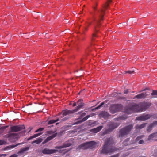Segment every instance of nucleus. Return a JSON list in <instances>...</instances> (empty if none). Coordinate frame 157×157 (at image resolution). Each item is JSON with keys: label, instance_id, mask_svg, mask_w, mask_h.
<instances>
[{"label": "nucleus", "instance_id": "nucleus-33", "mask_svg": "<svg viewBox=\"0 0 157 157\" xmlns=\"http://www.w3.org/2000/svg\"><path fill=\"white\" fill-rule=\"evenodd\" d=\"M134 71H125V73H128L130 74H132L133 73Z\"/></svg>", "mask_w": 157, "mask_h": 157}, {"label": "nucleus", "instance_id": "nucleus-43", "mask_svg": "<svg viewBox=\"0 0 157 157\" xmlns=\"http://www.w3.org/2000/svg\"><path fill=\"white\" fill-rule=\"evenodd\" d=\"M84 29L85 30V31H87V27H85L84 28Z\"/></svg>", "mask_w": 157, "mask_h": 157}, {"label": "nucleus", "instance_id": "nucleus-12", "mask_svg": "<svg viewBox=\"0 0 157 157\" xmlns=\"http://www.w3.org/2000/svg\"><path fill=\"white\" fill-rule=\"evenodd\" d=\"M90 117V116H87L81 120H79L78 119L76 120H75V122L73 124H72V125L77 124H80L86 121Z\"/></svg>", "mask_w": 157, "mask_h": 157}, {"label": "nucleus", "instance_id": "nucleus-16", "mask_svg": "<svg viewBox=\"0 0 157 157\" xmlns=\"http://www.w3.org/2000/svg\"><path fill=\"white\" fill-rule=\"evenodd\" d=\"M75 112L74 111V109L72 110L66 109L63 110L62 113V115L64 116L73 113Z\"/></svg>", "mask_w": 157, "mask_h": 157}, {"label": "nucleus", "instance_id": "nucleus-49", "mask_svg": "<svg viewBox=\"0 0 157 157\" xmlns=\"http://www.w3.org/2000/svg\"><path fill=\"white\" fill-rule=\"evenodd\" d=\"M70 105H71V103H70Z\"/></svg>", "mask_w": 157, "mask_h": 157}, {"label": "nucleus", "instance_id": "nucleus-47", "mask_svg": "<svg viewBox=\"0 0 157 157\" xmlns=\"http://www.w3.org/2000/svg\"><path fill=\"white\" fill-rule=\"evenodd\" d=\"M24 132V134L25 132V131H24V132Z\"/></svg>", "mask_w": 157, "mask_h": 157}, {"label": "nucleus", "instance_id": "nucleus-25", "mask_svg": "<svg viewBox=\"0 0 157 157\" xmlns=\"http://www.w3.org/2000/svg\"><path fill=\"white\" fill-rule=\"evenodd\" d=\"M43 139L42 138H38L37 140L33 141L31 143L32 144H34V143H36V144H38L40 143L42 141Z\"/></svg>", "mask_w": 157, "mask_h": 157}, {"label": "nucleus", "instance_id": "nucleus-5", "mask_svg": "<svg viewBox=\"0 0 157 157\" xmlns=\"http://www.w3.org/2000/svg\"><path fill=\"white\" fill-rule=\"evenodd\" d=\"M108 125L109 126V128L104 132L103 133L104 134H106L112 132L114 129L116 128L119 126V124L117 123L111 122L109 123Z\"/></svg>", "mask_w": 157, "mask_h": 157}, {"label": "nucleus", "instance_id": "nucleus-41", "mask_svg": "<svg viewBox=\"0 0 157 157\" xmlns=\"http://www.w3.org/2000/svg\"><path fill=\"white\" fill-rule=\"evenodd\" d=\"M77 104H76V102H74L73 103V104L72 106H73V107H74V106H76Z\"/></svg>", "mask_w": 157, "mask_h": 157}, {"label": "nucleus", "instance_id": "nucleus-34", "mask_svg": "<svg viewBox=\"0 0 157 157\" xmlns=\"http://www.w3.org/2000/svg\"><path fill=\"white\" fill-rule=\"evenodd\" d=\"M69 118V117H65L64 118L62 119V121H66V120H67V119H68Z\"/></svg>", "mask_w": 157, "mask_h": 157}, {"label": "nucleus", "instance_id": "nucleus-1", "mask_svg": "<svg viewBox=\"0 0 157 157\" xmlns=\"http://www.w3.org/2000/svg\"><path fill=\"white\" fill-rule=\"evenodd\" d=\"M150 105V103L148 102H141L138 104H134L128 107L126 112L128 114L133 112H141L145 110Z\"/></svg>", "mask_w": 157, "mask_h": 157}, {"label": "nucleus", "instance_id": "nucleus-8", "mask_svg": "<svg viewBox=\"0 0 157 157\" xmlns=\"http://www.w3.org/2000/svg\"><path fill=\"white\" fill-rule=\"evenodd\" d=\"M6 137L9 138L11 141L14 142L17 139V135L15 133H9L6 135Z\"/></svg>", "mask_w": 157, "mask_h": 157}, {"label": "nucleus", "instance_id": "nucleus-27", "mask_svg": "<svg viewBox=\"0 0 157 157\" xmlns=\"http://www.w3.org/2000/svg\"><path fill=\"white\" fill-rule=\"evenodd\" d=\"M21 144V143H19L18 144H17L16 145H9L8 147H7L9 149H12V148H14L16 147V146H18L20 144Z\"/></svg>", "mask_w": 157, "mask_h": 157}, {"label": "nucleus", "instance_id": "nucleus-17", "mask_svg": "<svg viewBox=\"0 0 157 157\" xmlns=\"http://www.w3.org/2000/svg\"><path fill=\"white\" fill-rule=\"evenodd\" d=\"M144 137V135H141L138 136L136 139V142H137L139 141L138 144H142L144 143V141L141 139Z\"/></svg>", "mask_w": 157, "mask_h": 157}, {"label": "nucleus", "instance_id": "nucleus-2", "mask_svg": "<svg viewBox=\"0 0 157 157\" xmlns=\"http://www.w3.org/2000/svg\"><path fill=\"white\" fill-rule=\"evenodd\" d=\"M114 142V140L112 138H107L100 151V153L107 154L115 151L117 149L113 146Z\"/></svg>", "mask_w": 157, "mask_h": 157}, {"label": "nucleus", "instance_id": "nucleus-6", "mask_svg": "<svg viewBox=\"0 0 157 157\" xmlns=\"http://www.w3.org/2000/svg\"><path fill=\"white\" fill-rule=\"evenodd\" d=\"M122 108V106L120 104H115L112 105L109 108L111 113L114 114L120 110Z\"/></svg>", "mask_w": 157, "mask_h": 157}, {"label": "nucleus", "instance_id": "nucleus-38", "mask_svg": "<svg viewBox=\"0 0 157 157\" xmlns=\"http://www.w3.org/2000/svg\"><path fill=\"white\" fill-rule=\"evenodd\" d=\"M86 115V113H83L80 116V118H82L84 116H85Z\"/></svg>", "mask_w": 157, "mask_h": 157}, {"label": "nucleus", "instance_id": "nucleus-39", "mask_svg": "<svg viewBox=\"0 0 157 157\" xmlns=\"http://www.w3.org/2000/svg\"><path fill=\"white\" fill-rule=\"evenodd\" d=\"M18 155L17 154H14L13 155H12L11 156H10V157H17Z\"/></svg>", "mask_w": 157, "mask_h": 157}, {"label": "nucleus", "instance_id": "nucleus-4", "mask_svg": "<svg viewBox=\"0 0 157 157\" xmlns=\"http://www.w3.org/2000/svg\"><path fill=\"white\" fill-rule=\"evenodd\" d=\"M96 144L94 141H91L81 144L78 146V148L82 149H87L89 148L92 149L96 147Z\"/></svg>", "mask_w": 157, "mask_h": 157}, {"label": "nucleus", "instance_id": "nucleus-46", "mask_svg": "<svg viewBox=\"0 0 157 157\" xmlns=\"http://www.w3.org/2000/svg\"><path fill=\"white\" fill-rule=\"evenodd\" d=\"M58 124H59V123H56V125H58Z\"/></svg>", "mask_w": 157, "mask_h": 157}, {"label": "nucleus", "instance_id": "nucleus-24", "mask_svg": "<svg viewBox=\"0 0 157 157\" xmlns=\"http://www.w3.org/2000/svg\"><path fill=\"white\" fill-rule=\"evenodd\" d=\"M42 133L40 132V133H39L35 134L31 136L29 138H28L27 139V140H29L31 139H33V138H36L37 137H38V136H39L40 135H41L42 134Z\"/></svg>", "mask_w": 157, "mask_h": 157}, {"label": "nucleus", "instance_id": "nucleus-20", "mask_svg": "<svg viewBox=\"0 0 157 157\" xmlns=\"http://www.w3.org/2000/svg\"><path fill=\"white\" fill-rule=\"evenodd\" d=\"M103 128V126H99L96 128L91 129L90 130V132L94 133H96L100 131Z\"/></svg>", "mask_w": 157, "mask_h": 157}, {"label": "nucleus", "instance_id": "nucleus-9", "mask_svg": "<svg viewBox=\"0 0 157 157\" xmlns=\"http://www.w3.org/2000/svg\"><path fill=\"white\" fill-rule=\"evenodd\" d=\"M83 100L80 99L78 100L77 102V105H78L76 108L74 109V111L76 112L80 109H81L84 105V104L82 102Z\"/></svg>", "mask_w": 157, "mask_h": 157}, {"label": "nucleus", "instance_id": "nucleus-22", "mask_svg": "<svg viewBox=\"0 0 157 157\" xmlns=\"http://www.w3.org/2000/svg\"><path fill=\"white\" fill-rule=\"evenodd\" d=\"M29 147H26L25 148H21L19 151L17 153V154L19 155L22 154L25 152L28 151L29 149Z\"/></svg>", "mask_w": 157, "mask_h": 157}, {"label": "nucleus", "instance_id": "nucleus-31", "mask_svg": "<svg viewBox=\"0 0 157 157\" xmlns=\"http://www.w3.org/2000/svg\"><path fill=\"white\" fill-rule=\"evenodd\" d=\"M44 129V128H40L38 129L35 131V132H41Z\"/></svg>", "mask_w": 157, "mask_h": 157}, {"label": "nucleus", "instance_id": "nucleus-13", "mask_svg": "<svg viewBox=\"0 0 157 157\" xmlns=\"http://www.w3.org/2000/svg\"><path fill=\"white\" fill-rule=\"evenodd\" d=\"M157 125V121L153 122L150 124L147 128V131L148 132H150L152 129V128Z\"/></svg>", "mask_w": 157, "mask_h": 157}, {"label": "nucleus", "instance_id": "nucleus-37", "mask_svg": "<svg viewBox=\"0 0 157 157\" xmlns=\"http://www.w3.org/2000/svg\"><path fill=\"white\" fill-rule=\"evenodd\" d=\"M4 144V142L2 140H0V145Z\"/></svg>", "mask_w": 157, "mask_h": 157}, {"label": "nucleus", "instance_id": "nucleus-26", "mask_svg": "<svg viewBox=\"0 0 157 157\" xmlns=\"http://www.w3.org/2000/svg\"><path fill=\"white\" fill-rule=\"evenodd\" d=\"M59 118L57 119L56 120H52L49 121L48 123V124H53L57 121H59Z\"/></svg>", "mask_w": 157, "mask_h": 157}, {"label": "nucleus", "instance_id": "nucleus-18", "mask_svg": "<svg viewBox=\"0 0 157 157\" xmlns=\"http://www.w3.org/2000/svg\"><path fill=\"white\" fill-rule=\"evenodd\" d=\"M99 116L100 117H103L104 118H107L109 116V113L105 111H102L100 113Z\"/></svg>", "mask_w": 157, "mask_h": 157}, {"label": "nucleus", "instance_id": "nucleus-3", "mask_svg": "<svg viewBox=\"0 0 157 157\" xmlns=\"http://www.w3.org/2000/svg\"><path fill=\"white\" fill-rule=\"evenodd\" d=\"M133 127V125L131 124L120 129L119 132V137H123L129 134Z\"/></svg>", "mask_w": 157, "mask_h": 157}, {"label": "nucleus", "instance_id": "nucleus-32", "mask_svg": "<svg viewBox=\"0 0 157 157\" xmlns=\"http://www.w3.org/2000/svg\"><path fill=\"white\" fill-rule=\"evenodd\" d=\"M8 126H8L7 125V126H4L0 127V129L4 130V129H6V128H7L8 127Z\"/></svg>", "mask_w": 157, "mask_h": 157}, {"label": "nucleus", "instance_id": "nucleus-15", "mask_svg": "<svg viewBox=\"0 0 157 157\" xmlns=\"http://www.w3.org/2000/svg\"><path fill=\"white\" fill-rule=\"evenodd\" d=\"M147 96V94H146V92H144L135 96L134 97V98H145Z\"/></svg>", "mask_w": 157, "mask_h": 157}, {"label": "nucleus", "instance_id": "nucleus-30", "mask_svg": "<svg viewBox=\"0 0 157 157\" xmlns=\"http://www.w3.org/2000/svg\"><path fill=\"white\" fill-rule=\"evenodd\" d=\"M104 104V103L103 102H102L101 104L99 105L97 107L95 108V109H98L100 108Z\"/></svg>", "mask_w": 157, "mask_h": 157}, {"label": "nucleus", "instance_id": "nucleus-21", "mask_svg": "<svg viewBox=\"0 0 157 157\" xmlns=\"http://www.w3.org/2000/svg\"><path fill=\"white\" fill-rule=\"evenodd\" d=\"M71 145V144L69 143L68 142H67L64 144L63 145L60 146L56 147V148L59 149H61L62 148H66L67 147H69Z\"/></svg>", "mask_w": 157, "mask_h": 157}, {"label": "nucleus", "instance_id": "nucleus-28", "mask_svg": "<svg viewBox=\"0 0 157 157\" xmlns=\"http://www.w3.org/2000/svg\"><path fill=\"white\" fill-rule=\"evenodd\" d=\"M55 131H53L52 130L47 131L46 132V134L47 135H50L54 133Z\"/></svg>", "mask_w": 157, "mask_h": 157}, {"label": "nucleus", "instance_id": "nucleus-45", "mask_svg": "<svg viewBox=\"0 0 157 157\" xmlns=\"http://www.w3.org/2000/svg\"><path fill=\"white\" fill-rule=\"evenodd\" d=\"M147 90V88H146L144 90Z\"/></svg>", "mask_w": 157, "mask_h": 157}, {"label": "nucleus", "instance_id": "nucleus-35", "mask_svg": "<svg viewBox=\"0 0 157 157\" xmlns=\"http://www.w3.org/2000/svg\"><path fill=\"white\" fill-rule=\"evenodd\" d=\"M72 126V125H66L64 126V128H67L69 127H71Z\"/></svg>", "mask_w": 157, "mask_h": 157}, {"label": "nucleus", "instance_id": "nucleus-19", "mask_svg": "<svg viewBox=\"0 0 157 157\" xmlns=\"http://www.w3.org/2000/svg\"><path fill=\"white\" fill-rule=\"evenodd\" d=\"M146 123H144L141 124H137L135 126V128L136 130L138 131L144 128L146 126Z\"/></svg>", "mask_w": 157, "mask_h": 157}, {"label": "nucleus", "instance_id": "nucleus-23", "mask_svg": "<svg viewBox=\"0 0 157 157\" xmlns=\"http://www.w3.org/2000/svg\"><path fill=\"white\" fill-rule=\"evenodd\" d=\"M157 136V132H155L150 134L148 136V140H153V139Z\"/></svg>", "mask_w": 157, "mask_h": 157}, {"label": "nucleus", "instance_id": "nucleus-11", "mask_svg": "<svg viewBox=\"0 0 157 157\" xmlns=\"http://www.w3.org/2000/svg\"><path fill=\"white\" fill-rule=\"evenodd\" d=\"M57 151L56 150L45 148L42 151V152L44 154H51L56 153Z\"/></svg>", "mask_w": 157, "mask_h": 157}, {"label": "nucleus", "instance_id": "nucleus-36", "mask_svg": "<svg viewBox=\"0 0 157 157\" xmlns=\"http://www.w3.org/2000/svg\"><path fill=\"white\" fill-rule=\"evenodd\" d=\"M129 140L128 139H126V140H124V143H123L124 144V145H127V144H125V142H128V141H129Z\"/></svg>", "mask_w": 157, "mask_h": 157}, {"label": "nucleus", "instance_id": "nucleus-7", "mask_svg": "<svg viewBox=\"0 0 157 157\" xmlns=\"http://www.w3.org/2000/svg\"><path fill=\"white\" fill-rule=\"evenodd\" d=\"M25 128L24 125H17L11 127L10 129V132H16Z\"/></svg>", "mask_w": 157, "mask_h": 157}, {"label": "nucleus", "instance_id": "nucleus-42", "mask_svg": "<svg viewBox=\"0 0 157 157\" xmlns=\"http://www.w3.org/2000/svg\"><path fill=\"white\" fill-rule=\"evenodd\" d=\"M6 155L0 154V157H2V156H5Z\"/></svg>", "mask_w": 157, "mask_h": 157}, {"label": "nucleus", "instance_id": "nucleus-48", "mask_svg": "<svg viewBox=\"0 0 157 157\" xmlns=\"http://www.w3.org/2000/svg\"><path fill=\"white\" fill-rule=\"evenodd\" d=\"M157 154V151L156 152ZM156 156H157V154L156 155Z\"/></svg>", "mask_w": 157, "mask_h": 157}, {"label": "nucleus", "instance_id": "nucleus-40", "mask_svg": "<svg viewBox=\"0 0 157 157\" xmlns=\"http://www.w3.org/2000/svg\"><path fill=\"white\" fill-rule=\"evenodd\" d=\"M128 92V90H125L124 92V94H127Z\"/></svg>", "mask_w": 157, "mask_h": 157}, {"label": "nucleus", "instance_id": "nucleus-29", "mask_svg": "<svg viewBox=\"0 0 157 157\" xmlns=\"http://www.w3.org/2000/svg\"><path fill=\"white\" fill-rule=\"evenodd\" d=\"M151 95L154 96V95H157V90H153L152 91L151 93ZM153 97H155V96H153Z\"/></svg>", "mask_w": 157, "mask_h": 157}, {"label": "nucleus", "instance_id": "nucleus-10", "mask_svg": "<svg viewBox=\"0 0 157 157\" xmlns=\"http://www.w3.org/2000/svg\"><path fill=\"white\" fill-rule=\"evenodd\" d=\"M151 117L150 114H144L141 116L136 117V119L137 120H140L141 121H144L149 119Z\"/></svg>", "mask_w": 157, "mask_h": 157}, {"label": "nucleus", "instance_id": "nucleus-14", "mask_svg": "<svg viewBox=\"0 0 157 157\" xmlns=\"http://www.w3.org/2000/svg\"><path fill=\"white\" fill-rule=\"evenodd\" d=\"M57 133H56L48 137L46 139H45L43 142V144H44L48 142L49 141L53 138L55 137L57 135Z\"/></svg>", "mask_w": 157, "mask_h": 157}, {"label": "nucleus", "instance_id": "nucleus-44", "mask_svg": "<svg viewBox=\"0 0 157 157\" xmlns=\"http://www.w3.org/2000/svg\"><path fill=\"white\" fill-rule=\"evenodd\" d=\"M91 24V23L90 22L88 23V25H90Z\"/></svg>", "mask_w": 157, "mask_h": 157}]
</instances>
